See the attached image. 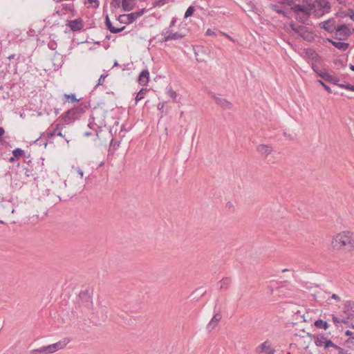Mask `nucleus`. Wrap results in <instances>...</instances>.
<instances>
[{"mask_svg": "<svg viewBox=\"0 0 354 354\" xmlns=\"http://www.w3.org/2000/svg\"><path fill=\"white\" fill-rule=\"evenodd\" d=\"M331 246L335 250L345 248L348 250L354 249V233L346 230L337 234L333 236Z\"/></svg>", "mask_w": 354, "mask_h": 354, "instance_id": "nucleus-1", "label": "nucleus"}, {"mask_svg": "<svg viewBox=\"0 0 354 354\" xmlns=\"http://www.w3.org/2000/svg\"><path fill=\"white\" fill-rule=\"evenodd\" d=\"M86 109V104L82 103L79 106L68 110L62 115L61 118L65 124H68L77 120Z\"/></svg>", "mask_w": 354, "mask_h": 354, "instance_id": "nucleus-2", "label": "nucleus"}, {"mask_svg": "<svg viewBox=\"0 0 354 354\" xmlns=\"http://www.w3.org/2000/svg\"><path fill=\"white\" fill-rule=\"evenodd\" d=\"M311 13L314 12L317 17H322L330 10V4L328 0H315L310 4Z\"/></svg>", "mask_w": 354, "mask_h": 354, "instance_id": "nucleus-3", "label": "nucleus"}, {"mask_svg": "<svg viewBox=\"0 0 354 354\" xmlns=\"http://www.w3.org/2000/svg\"><path fill=\"white\" fill-rule=\"evenodd\" d=\"M66 345V343L64 341H59L55 344L34 349L32 353L35 354H51L63 348Z\"/></svg>", "mask_w": 354, "mask_h": 354, "instance_id": "nucleus-4", "label": "nucleus"}, {"mask_svg": "<svg viewBox=\"0 0 354 354\" xmlns=\"http://www.w3.org/2000/svg\"><path fill=\"white\" fill-rule=\"evenodd\" d=\"M310 337L315 339V344L317 347L324 346V348H328L334 346V343L328 339L324 334L313 335Z\"/></svg>", "mask_w": 354, "mask_h": 354, "instance_id": "nucleus-5", "label": "nucleus"}, {"mask_svg": "<svg viewBox=\"0 0 354 354\" xmlns=\"http://www.w3.org/2000/svg\"><path fill=\"white\" fill-rule=\"evenodd\" d=\"M290 26L295 32L300 35L304 39L310 40L312 38V36L306 26L296 24L294 22H291Z\"/></svg>", "mask_w": 354, "mask_h": 354, "instance_id": "nucleus-6", "label": "nucleus"}, {"mask_svg": "<svg viewBox=\"0 0 354 354\" xmlns=\"http://www.w3.org/2000/svg\"><path fill=\"white\" fill-rule=\"evenodd\" d=\"M79 304L86 309H90L93 306L92 298L88 290L81 291L79 294Z\"/></svg>", "mask_w": 354, "mask_h": 354, "instance_id": "nucleus-7", "label": "nucleus"}, {"mask_svg": "<svg viewBox=\"0 0 354 354\" xmlns=\"http://www.w3.org/2000/svg\"><path fill=\"white\" fill-rule=\"evenodd\" d=\"M334 33L335 35V38L339 40L346 39L351 34L349 28L345 24L335 26Z\"/></svg>", "mask_w": 354, "mask_h": 354, "instance_id": "nucleus-8", "label": "nucleus"}, {"mask_svg": "<svg viewBox=\"0 0 354 354\" xmlns=\"http://www.w3.org/2000/svg\"><path fill=\"white\" fill-rule=\"evenodd\" d=\"M162 35L164 36V41H168L172 39H180L184 37V35L179 32H173L169 28L165 29L162 32Z\"/></svg>", "mask_w": 354, "mask_h": 354, "instance_id": "nucleus-9", "label": "nucleus"}, {"mask_svg": "<svg viewBox=\"0 0 354 354\" xmlns=\"http://www.w3.org/2000/svg\"><path fill=\"white\" fill-rule=\"evenodd\" d=\"M145 12V9L143 8L139 11L131 12L130 14L127 15H123L120 17V19L122 18H126L127 20L125 21V24H129L133 23L134 21H136L138 18L140 17Z\"/></svg>", "mask_w": 354, "mask_h": 354, "instance_id": "nucleus-10", "label": "nucleus"}, {"mask_svg": "<svg viewBox=\"0 0 354 354\" xmlns=\"http://www.w3.org/2000/svg\"><path fill=\"white\" fill-rule=\"evenodd\" d=\"M343 312L348 319H354V301H346L344 304Z\"/></svg>", "mask_w": 354, "mask_h": 354, "instance_id": "nucleus-11", "label": "nucleus"}, {"mask_svg": "<svg viewBox=\"0 0 354 354\" xmlns=\"http://www.w3.org/2000/svg\"><path fill=\"white\" fill-rule=\"evenodd\" d=\"M68 26L73 32L81 30L84 26L83 20L81 18H77L74 20L69 21Z\"/></svg>", "mask_w": 354, "mask_h": 354, "instance_id": "nucleus-12", "label": "nucleus"}, {"mask_svg": "<svg viewBox=\"0 0 354 354\" xmlns=\"http://www.w3.org/2000/svg\"><path fill=\"white\" fill-rule=\"evenodd\" d=\"M319 26L327 32L333 33L335 30V21L333 19H330L320 23Z\"/></svg>", "mask_w": 354, "mask_h": 354, "instance_id": "nucleus-13", "label": "nucleus"}, {"mask_svg": "<svg viewBox=\"0 0 354 354\" xmlns=\"http://www.w3.org/2000/svg\"><path fill=\"white\" fill-rule=\"evenodd\" d=\"M293 12L295 13V15L300 14V13H307V12H311V8L310 6V4L307 6L304 5H295L292 8Z\"/></svg>", "mask_w": 354, "mask_h": 354, "instance_id": "nucleus-14", "label": "nucleus"}, {"mask_svg": "<svg viewBox=\"0 0 354 354\" xmlns=\"http://www.w3.org/2000/svg\"><path fill=\"white\" fill-rule=\"evenodd\" d=\"M105 24L106 28L109 30V31L114 34L119 33L125 28L124 26L122 28H115L114 26H113L108 15H106L105 19Z\"/></svg>", "mask_w": 354, "mask_h": 354, "instance_id": "nucleus-15", "label": "nucleus"}, {"mask_svg": "<svg viewBox=\"0 0 354 354\" xmlns=\"http://www.w3.org/2000/svg\"><path fill=\"white\" fill-rule=\"evenodd\" d=\"M257 149L259 153L265 156V157H267L272 151V147L267 145H259Z\"/></svg>", "mask_w": 354, "mask_h": 354, "instance_id": "nucleus-16", "label": "nucleus"}, {"mask_svg": "<svg viewBox=\"0 0 354 354\" xmlns=\"http://www.w3.org/2000/svg\"><path fill=\"white\" fill-rule=\"evenodd\" d=\"M149 79V72L147 70L142 71L139 75L138 82L140 85H146Z\"/></svg>", "mask_w": 354, "mask_h": 354, "instance_id": "nucleus-17", "label": "nucleus"}, {"mask_svg": "<svg viewBox=\"0 0 354 354\" xmlns=\"http://www.w3.org/2000/svg\"><path fill=\"white\" fill-rule=\"evenodd\" d=\"M136 6V0H122V7L124 11H130Z\"/></svg>", "mask_w": 354, "mask_h": 354, "instance_id": "nucleus-18", "label": "nucleus"}, {"mask_svg": "<svg viewBox=\"0 0 354 354\" xmlns=\"http://www.w3.org/2000/svg\"><path fill=\"white\" fill-rule=\"evenodd\" d=\"M215 100L217 104L221 106L222 108L225 109H230L232 107V104L231 102H228L224 98L221 97H215Z\"/></svg>", "mask_w": 354, "mask_h": 354, "instance_id": "nucleus-19", "label": "nucleus"}, {"mask_svg": "<svg viewBox=\"0 0 354 354\" xmlns=\"http://www.w3.org/2000/svg\"><path fill=\"white\" fill-rule=\"evenodd\" d=\"M329 41L332 43V44L335 48H337V49L341 50L342 51H346L349 46L348 43L341 42V41H334L333 40H329Z\"/></svg>", "mask_w": 354, "mask_h": 354, "instance_id": "nucleus-20", "label": "nucleus"}, {"mask_svg": "<svg viewBox=\"0 0 354 354\" xmlns=\"http://www.w3.org/2000/svg\"><path fill=\"white\" fill-rule=\"evenodd\" d=\"M310 15L311 12L297 14L296 15V19L304 24H307V21H308V18Z\"/></svg>", "mask_w": 354, "mask_h": 354, "instance_id": "nucleus-21", "label": "nucleus"}, {"mask_svg": "<svg viewBox=\"0 0 354 354\" xmlns=\"http://www.w3.org/2000/svg\"><path fill=\"white\" fill-rule=\"evenodd\" d=\"M276 290L277 291L279 296L285 297L290 296V290L288 289L286 286L278 287Z\"/></svg>", "mask_w": 354, "mask_h": 354, "instance_id": "nucleus-22", "label": "nucleus"}, {"mask_svg": "<svg viewBox=\"0 0 354 354\" xmlns=\"http://www.w3.org/2000/svg\"><path fill=\"white\" fill-rule=\"evenodd\" d=\"M232 283V279L230 277H225V278H223L220 281H219V283L221 284L220 286V289H227L230 284Z\"/></svg>", "mask_w": 354, "mask_h": 354, "instance_id": "nucleus-23", "label": "nucleus"}, {"mask_svg": "<svg viewBox=\"0 0 354 354\" xmlns=\"http://www.w3.org/2000/svg\"><path fill=\"white\" fill-rule=\"evenodd\" d=\"M60 129H61L60 124H56L55 129L51 132L48 133V137L52 138V137L55 136V135H57V136L64 137L62 133L60 131Z\"/></svg>", "mask_w": 354, "mask_h": 354, "instance_id": "nucleus-24", "label": "nucleus"}, {"mask_svg": "<svg viewBox=\"0 0 354 354\" xmlns=\"http://www.w3.org/2000/svg\"><path fill=\"white\" fill-rule=\"evenodd\" d=\"M270 347V343L269 341H265L262 344H261L259 346H257L256 348L257 352L258 353H262L267 350H268Z\"/></svg>", "mask_w": 354, "mask_h": 354, "instance_id": "nucleus-25", "label": "nucleus"}, {"mask_svg": "<svg viewBox=\"0 0 354 354\" xmlns=\"http://www.w3.org/2000/svg\"><path fill=\"white\" fill-rule=\"evenodd\" d=\"M314 325L317 328H322L326 330L329 327V324L326 321L322 319H317L315 322Z\"/></svg>", "mask_w": 354, "mask_h": 354, "instance_id": "nucleus-26", "label": "nucleus"}, {"mask_svg": "<svg viewBox=\"0 0 354 354\" xmlns=\"http://www.w3.org/2000/svg\"><path fill=\"white\" fill-rule=\"evenodd\" d=\"M147 93V88H142V89H140V91L137 93V95L136 96V99H135L136 100V102L137 103L140 100H141L143 98H145Z\"/></svg>", "mask_w": 354, "mask_h": 354, "instance_id": "nucleus-27", "label": "nucleus"}, {"mask_svg": "<svg viewBox=\"0 0 354 354\" xmlns=\"http://www.w3.org/2000/svg\"><path fill=\"white\" fill-rule=\"evenodd\" d=\"M326 82H329V83H332L333 84H335V85L338 86L339 82V78L336 77V76L329 75H328L326 77Z\"/></svg>", "mask_w": 354, "mask_h": 354, "instance_id": "nucleus-28", "label": "nucleus"}, {"mask_svg": "<svg viewBox=\"0 0 354 354\" xmlns=\"http://www.w3.org/2000/svg\"><path fill=\"white\" fill-rule=\"evenodd\" d=\"M333 348L335 349V354H350L348 351L334 344Z\"/></svg>", "mask_w": 354, "mask_h": 354, "instance_id": "nucleus-29", "label": "nucleus"}, {"mask_svg": "<svg viewBox=\"0 0 354 354\" xmlns=\"http://www.w3.org/2000/svg\"><path fill=\"white\" fill-rule=\"evenodd\" d=\"M120 145V141L114 140V139H112L110 142L109 146V151H115L118 149V147Z\"/></svg>", "mask_w": 354, "mask_h": 354, "instance_id": "nucleus-30", "label": "nucleus"}, {"mask_svg": "<svg viewBox=\"0 0 354 354\" xmlns=\"http://www.w3.org/2000/svg\"><path fill=\"white\" fill-rule=\"evenodd\" d=\"M64 97L66 98L67 101L70 102H74L80 100L76 98L75 94H64Z\"/></svg>", "mask_w": 354, "mask_h": 354, "instance_id": "nucleus-31", "label": "nucleus"}, {"mask_svg": "<svg viewBox=\"0 0 354 354\" xmlns=\"http://www.w3.org/2000/svg\"><path fill=\"white\" fill-rule=\"evenodd\" d=\"M194 11H195L194 6H189L185 13L184 17L188 18V17H191L193 15Z\"/></svg>", "mask_w": 354, "mask_h": 354, "instance_id": "nucleus-32", "label": "nucleus"}, {"mask_svg": "<svg viewBox=\"0 0 354 354\" xmlns=\"http://www.w3.org/2000/svg\"><path fill=\"white\" fill-rule=\"evenodd\" d=\"M24 153L23 149L20 148H16L12 151V154L15 158H18L19 156H21Z\"/></svg>", "mask_w": 354, "mask_h": 354, "instance_id": "nucleus-33", "label": "nucleus"}, {"mask_svg": "<svg viewBox=\"0 0 354 354\" xmlns=\"http://www.w3.org/2000/svg\"><path fill=\"white\" fill-rule=\"evenodd\" d=\"M346 344L348 348L354 350V337L348 338L346 341Z\"/></svg>", "mask_w": 354, "mask_h": 354, "instance_id": "nucleus-34", "label": "nucleus"}, {"mask_svg": "<svg viewBox=\"0 0 354 354\" xmlns=\"http://www.w3.org/2000/svg\"><path fill=\"white\" fill-rule=\"evenodd\" d=\"M218 323L215 322L214 320L211 319L207 326V329L209 331H212L217 326Z\"/></svg>", "mask_w": 354, "mask_h": 354, "instance_id": "nucleus-35", "label": "nucleus"}, {"mask_svg": "<svg viewBox=\"0 0 354 354\" xmlns=\"http://www.w3.org/2000/svg\"><path fill=\"white\" fill-rule=\"evenodd\" d=\"M167 3V0H155L153 3V7H161Z\"/></svg>", "mask_w": 354, "mask_h": 354, "instance_id": "nucleus-36", "label": "nucleus"}, {"mask_svg": "<svg viewBox=\"0 0 354 354\" xmlns=\"http://www.w3.org/2000/svg\"><path fill=\"white\" fill-rule=\"evenodd\" d=\"M108 76V74H102L98 80V82L95 86V87H97L99 86H101L103 84L105 78Z\"/></svg>", "mask_w": 354, "mask_h": 354, "instance_id": "nucleus-37", "label": "nucleus"}, {"mask_svg": "<svg viewBox=\"0 0 354 354\" xmlns=\"http://www.w3.org/2000/svg\"><path fill=\"white\" fill-rule=\"evenodd\" d=\"M332 319H333V322L335 324H337L340 322H342V323H344V324H347L348 322L345 320V319H342V320H340L337 316H335V315H332Z\"/></svg>", "mask_w": 354, "mask_h": 354, "instance_id": "nucleus-38", "label": "nucleus"}, {"mask_svg": "<svg viewBox=\"0 0 354 354\" xmlns=\"http://www.w3.org/2000/svg\"><path fill=\"white\" fill-rule=\"evenodd\" d=\"M111 6L115 8H120L122 5V0H111Z\"/></svg>", "mask_w": 354, "mask_h": 354, "instance_id": "nucleus-39", "label": "nucleus"}, {"mask_svg": "<svg viewBox=\"0 0 354 354\" xmlns=\"http://www.w3.org/2000/svg\"><path fill=\"white\" fill-rule=\"evenodd\" d=\"M317 75L322 77L323 80H324L325 81H326V77L328 75H329V74L326 72H324V71H322L320 70H319L318 73H317Z\"/></svg>", "mask_w": 354, "mask_h": 354, "instance_id": "nucleus-40", "label": "nucleus"}, {"mask_svg": "<svg viewBox=\"0 0 354 354\" xmlns=\"http://www.w3.org/2000/svg\"><path fill=\"white\" fill-rule=\"evenodd\" d=\"M317 82L319 83L321 85H322V86L324 88V89L326 91H327L329 93H332L330 88L328 85H326L322 80H317Z\"/></svg>", "mask_w": 354, "mask_h": 354, "instance_id": "nucleus-41", "label": "nucleus"}, {"mask_svg": "<svg viewBox=\"0 0 354 354\" xmlns=\"http://www.w3.org/2000/svg\"><path fill=\"white\" fill-rule=\"evenodd\" d=\"M222 318V315L220 313H215L212 317V320H214L215 322L218 323Z\"/></svg>", "mask_w": 354, "mask_h": 354, "instance_id": "nucleus-42", "label": "nucleus"}, {"mask_svg": "<svg viewBox=\"0 0 354 354\" xmlns=\"http://www.w3.org/2000/svg\"><path fill=\"white\" fill-rule=\"evenodd\" d=\"M206 35H208V36H215L216 35V33L214 30H211V29H207V31H206Z\"/></svg>", "mask_w": 354, "mask_h": 354, "instance_id": "nucleus-43", "label": "nucleus"}, {"mask_svg": "<svg viewBox=\"0 0 354 354\" xmlns=\"http://www.w3.org/2000/svg\"><path fill=\"white\" fill-rule=\"evenodd\" d=\"M169 96H170L171 98H173V99H175V98L176 97V96H177L176 93L174 91H173V90H170V91H169Z\"/></svg>", "mask_w": 354, "mask_h": 354, "instance_id": "nucleus-44", "label": "nucleus"}, {"mask_svg": "<svg viewBox=\"0 0 354 354\" xmlns=\"http://www.w3.org/2000/svg\"><path fill=\"white\" fill-rule=\"evenodd\" d=\"M94 120V118L91 117L89 120V122L88 124V127L91 129H93V122Z\"/></svg>", "mask_w": 354, "mask_h": 354, "instance_id": "nucleus-45", "label": "nucleus"}, {"mask_svg": "<svg viewBox=\"0 0 354 354\" xmlns=\"http://www.w3.org/2000/svg\"><path fill=\"white\" fill-rule=\"evenodd\" d=\"M278 6H273V9L277 12H279V13H281L283 15H284V12L281 10H279V9H277Z\"/></svg>", "mask_w": 354, "mask_h": 354, "instance_id": "nucleus-46", "label": "nucleus"}, {"mask_svg": "<svg viewBox=\"0 0 354 354\" xmlns=\"http://www.w3.org/2000/svg\"><path fill=\"white\" fill-rule=\"evenodd\" d=\"M312 68L316 73V74L318 73L319 70V68L314 64H312Z\"/></svg>", "mask_w": 354, "mask_h": 354, "instance_id": "nucleus-47", "label": "nucleus"}, {"mask_svg": "<svg viewBox=\"0 0 354 354\" xmlns=\"http://www.w3.org/2000/svg\"><path fill=\"white\" fill-rule=\"evenodd\" d=\"M25 175L28 177L32 176V174H31L30 171L28 169H25Z\"/></svg>", "mask_w": 354, "mask_h": 354, "instance_id": "nucleus-48", "label": "nucleus"}, {"mask_svg": "<svg viewBox=\"0 0 354 354\" xmlns=\"http://www.w3.org/2000/svg\"><path fill=\"white\" fill-rule=\"evenodd\" d=\"M349 84H338V86L342 88L347 89V86H348Z\"/></svg>", "mask_w": 354, "mask_h": 354, "instance_id": "nucleus-49", "label": "nucleus"}, {"mask_svg": "<svg viewBox=\"0 0 354 354\" xmlns=\"http://www.w3.org/2000/svg\"><path fill=\"white\" fill-rule=\"evenodd\" d=\"M77 174L80 176V177H81V178H82V177H83V176H84V172H83V171H82L80 168H78V169H77Z\"/></svg>", "mask_w": 354, "mask_h": 354, "instance_id": "nucleus-50", "label": "nucleus"}, {"mask_svg": "<svg viewBox=\"0 0 354 354\" xmlns=\"http://www.w3.org/2000/svg\"><path fill=\"white\" fill-rule=\"evenodd\" d=\"M55 46H56L55 43H49L48 44V47L52 50H54L55 48Z\"/></svg>", "mask_w": 354, "mask_h": 354, "instance_id": "nucleus-51", "label": "nucleus"}, {"mask_svg": "<svg viewBox=\"0 0 354 354\" xmlns=\"http://www.w3.org/2000/svg\"><path fill=\"white\" fill-rule=\"evenodd\" d=\"M5 131L3 127H0V141L2 140L1 136L4 134Z\"/></svg>", "mask_w": 354, "mask_h": 354, "instance_id": "nucleus-52", "label": "nucleus"}, {"mask_svg": "<svg viewBox=\"0 0 354 354\" xmlns=\"http://www.w3.org/2000/svg\"><path fill=\"white\" fill-rule=\"evenodd\" d=\"M331 297L337 301H340L339 297L336 294H333Z\"/></svg>", "mask_w": 354, "mask_h": 354, "instance_id": "nucleus-53", "label": "nucleus"}, {"mask_svg": "<svg viewBox=\"0 0 354 354\" xmlns=\"http://www.w3.org/2000/svg\"><path fill=\"white\" fill-rule=\"evenodd\" d=\"M350 17L352 20L354 21V10H350Z\"/></svg>", "mask_w": 354, "mask_h": 354, "instance_id": "nucleus-54", "label": "nucleus"}, {"mask_svg": "<svg viewBox=\"0 0 354 354\" xmlns=\"http://www.w3.org/2000/svg\"><path fill=\"white\" fill-rule=\"evenodd\" d=\"M176 19L173 18L171 23H170V25H169V28L172 26H174L176 24Z\"/></svg>", "mask_w": 354, "mask_h": 354, "instance_id": "nucleus-55", "label": "nucleus"}, {"mask_svg": "<svg viewBox=\"0 0 354 354\" xmlns=\"http://www.w3.org/2000/svg\"><path fill=\"white\" fill-rule=\"evenodd\" d=\"M89 1L90 3H96V6L97 7L99 6V1L98 0H88Z\"/></svg>", "mask_w": 354, "mask_h": 354, "instance_id": "nucleus-56", "label": "nucleus"}, {"mask_svg": "<svg viewBox=\"0 0 354 354\" xmlns=\"http://www.w3.org/2000/svg\"><path fill=\"white\" fill-rule=\"evenodd\" d=\"M347 90L354 91V86L351 85V84H349L348 86H347Z\"/></svg>", "mask_w": 354, "mask_h": 354, "instance_id": "nucleus-57", "label": "nucleus"}, {"mask_svg": "<svg viewBox=\"0 0 354 354\" xmlns=\"http://www.w3.org/2000/svg\"><path fill=\"white\" fill-rule=\"evenodd\" d=\"M352 334H353V332H352V331H351V330H347L345 332V335H346V336H350V335H351Z\"/></svg>", "mask_w": 354, "mask_h": 354, "instance_id": "nucleus-58", "label": "nucleus"}, {"mask_svg": "<svg viewBox=\"0 0 354 354\" xmlns=\"http://www.w3.org/2000/svg\"><path fill=\"white\" fill-rule=\"evenodd\" d=\"M15 156L14 157H10L9 161L12 162L15 161Z\"/></svg>", "mask_w": 354, "mask_h": 354, "instance_id": "nucleus-59", "label": "nucleus"}, {"mask_svg": "<svg viewBox=\"0 0 354 354\" xmlns=\"http://www.w3.org/2000/svg\"><path fill=\"white\" fill-rule=\"evenodd\" d=\"M91 135V133L90 132H85L84 133V136H86V137H88V136H89Z\"/></svg>", "mask_w": 354, "mask_h": 354, "instance_id": "nucleus-60", "label": "nucleus"}, {"mask_svg": "<svg viewBox=\"0 0 354 354\" xmlns=\"http://www.w3.org/2000/svg\"><path fill=\"white\" fill-rule=\"evenodd\" d=\"M119 66H120V65H119V64L118 63V62H117V61H115L114 64H113V67Z\"/></svg>", "mask_w": 354, "mask_h": 354, "instance_id": "nucleus-61", "label": "nucleus"}, {"mask_svg": "<svg viewBox=\"0 0 354 354\" xmlns=\"http://www.w3.org/2000/svg\"><path fill=\"white\" fill-rule=\"evenodd\" d=\"M349 68H351V70H352L353 71H354V65H353V64H350Z\"/></svg>", "mask_w": 354, "mask_h": 354, "instance_id": "nucleus-62", "label": "nucleus"}, {"mask_svg": "<svg viewBox=\"0 0 354 354\" xmlns=\"http://www.w3.org/2000/svg\"><path fill=\"white\" fill-rule=\"evenodd\" d=\"M59 112V109H55V113L57 115L58 114Z\"/></svg>", "mask_w": 354, "mask_h": 354, "instance_id": "nucleus-63", "label": "nucleus"}, {"mask_svg": "<svg viewBox=\"0 0 354 354\" xmlns=\"http://www.w3.org/2000/svg\"><path fill=\"white\" fill-rule=\"evenodd\" d=\"M274 351L272 350L268 354H274Z\"/></svg>", "mask_w": 354, "mask_h": 354, "instance_id": "nucleus-64", "label": "nucleus"}]
</instances>
